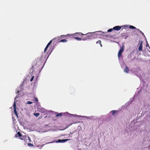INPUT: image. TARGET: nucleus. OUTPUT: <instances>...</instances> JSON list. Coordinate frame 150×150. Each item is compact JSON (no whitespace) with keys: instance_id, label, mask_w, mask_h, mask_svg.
Returning <instances> with one entry per match:
<instances>
[{"instance_id":"nucleus-26","label":"nucleus","mask_w":150,"mask_h":150,"mask_svg":"<svg viewBox=\"0 0 150 150\" xmlns=\"http://www.w3.org/2000/svg\"><path fill=\"white\" fill-rule=\"evenodd\" d=\"M45 110H44V109H43L42 110V111H41V112H42V113H44V112H45Z\"/></svg>"},{"instance_id":"nucleus-12","label":"nucleus","mask_w":150,"mask_h":150,"mask_svg":"<svg viewBox=\"0 0 150 150\" xmlns=\"http://www.w3.org/2000/svg\"><path fill=\"white\" fill-rule=\"evenodd\" d=\"M124 71L125 72L127 73H128L129 71V69L128 68V67L126 66L125 69L124 70Z\"/></svg>"},{"instance_id":"nucleus-17","label":"nucleus","mask_w":150,"mask_h":150,"mask_svg":"<svg viewBox=\"0 0 150 150\" xmlns=\"http://www.w3.org/2000/svg\"><path fill=\"white\" fill-rule=\"evenodd\" d=\"M13 109H14V111L15 113L16 114V115H17V111L16 110V108H14Z\"/></svg>"},{"instance_id":"nucleus-5","label":"nucleus","mask_w":150,"mask_h":150,"mask_svg":"<svg viewBox=\"0 0 150 150\" xmlns=\"http://www.w3.org/2000/svg\"><path fill=\"white\" fill-rule=\"evenodd\" d=\"M46 56H43V55H42V56L38 60V61H41V62H45V60L46 59Z\"/></svg>"},{"instance_id":"nucleus-8","label":"nucleus","mask_w":150,"mask_h":150,"mask_svg":"<svg viewBox=\"0 0 150 150\" xmlns=\"http://www.w3.org/2000/svg\"><path fill=\"white\" fill-rule=\"evenodd\" d=\"M73 36V34H68L66 35H61V38H66L67 37H72Z\"/></svg>"},{"instance_id":"nucleus-30","label":"nucleus","mask_w":150,"mask_h":150,"mask_svg":"<svg viewBox=\"0 0 150 150\" xmlns=\"http://www.w3.org/2000/svg\"><path fill=\"white\" fill-rule=\"evenodd\" d=\"M138 31H139V30H140L139 29H136Z\"/></svg>"},{"instance_id":"nucleus-33","label":"nucleus","mask_w":150,"mask_h":150,"mask_svg":"<svg viewBox=\"0 0 150 150\" xmlns=\"http://www.w3.org/2000/svg\"><path fill=\"white\" fill-rule=\"evenodd\" d=\"M73 116H76L77 115H73Z\"/></svg>"},{"instance_id":"nucleus-10","label":"nucleus","mask_w":150,"mask_h":150,"mask_svg":"<svg viewBox=\"0 0 150 150\" xmlns=\"http://www.w3.org/2000/svg\"><path fill=\"white\" fill-rule=\"evenodd\" d=\"M73 36L72 37L75 36H79L81 35H84L82 33L80 32H77L75 33L74 34H72Z\"/></svg>"},{"instance_id":"nucleus-4","label":"nucleus","mask_w":150,"mask_h":150,"mask_svg":"<svg viewBox=\"0 0 150 150\" xmlns=\"http://www.w3.org/2000/svg\"><path fill=\"white\" fill-rule=\"evenodd\" d=\"M142 43L143 41H139L138 45H139L138 47V50L139 51L142 50Z\"/></svg>"},{"instance_id":"nucleus-1","label":"nucleus","mask_w":150,"mask_h":150,"mask_svg":"<svg viewBox=\"0 0 150 150\" xmlns=\"http://www.w3.org/2000/svg\"><path fill=\"white\" fill-rule=\"evenodd\" d=\"M99 33H100V32H96L95 33L92 34L91 33H88L87 34H84V35H86L85 36L82 37V39L83 40H85L88 39H90L93 38H95L96 36H97L100 34Z\"/></svg>"},{"instance_id":"nucleus-25","label":"nucleus","mask_w":150,"mask_h":150,"mask_svg":"<svg viewBox=\"0 0 150 150\" xmlns=\"http://www.w3.org/2000/svg\"><path fill=\"white\" fill-rule=\"evenodd\" d=\"M34 76H33L32 77V78H31V79H30V81H33V80L34 79Z\"/></svg>"},{"instance_id":"nucleus-34","label":"nucleus","mask_w":150,"mask_h":150,"mask_svg":"<svg viewBox=\"0 0 150 150\" xmlns=\"http://www.w3.org/2000/svg\"><path fill=\"white\" fill-rule=\"evenodd\" d=\"M19 91H17V93H19Z\"/></svg>"},{"instance_id":"nucleus-11","label":"nucleus","mask_w":150,"mask_h":150,"mask_svg":"<svg viewBox=\"0 0 150 150\" xmlns=\"http://www.w3.org/2000/svg\"><path fill=\"white\" fill-rule=\"evenodd\" d=\"M125 49V46L123 45L122 46L121 48L118 52L122 53L124 51Z\"/></svg>"},{"instance_id":"nucleus-16","label":"nucleus","mask_w":150,"mask_h":150,"mask_svg":"<svg viewBox=\"0 0 150 150\" xmlns=\"http://www.w3.org/2000/svg\"><path fill=\"white\" fill-rule=\"evenodd\" d=\"M67 42V40L66 39H63L60 40L59 42Z\"/></svg>"},{"instance_id":"nucleus-28","label":"nucleus","mask_w":150,"mask_h":150,"mask_svg":"<svg viewBox=\"0 0 150 150\" xmlns=\"http://www.w3.org/2000/svg\"><path fill=\"white\" fill-rule=\"evenodd\" d=\"M35 100L36 101V102H38V99L37 98H36Z\"/></svg>"},{"instance_id":"nucleus-18","label":"nucleus","mask_w":150,"mask_h":150,"mask_svg":"<svg viewBox=\"0 0 150 150\" xmlns=\"http://www.w3.org/2000/svg\"><path fill=\"white\" fill-rule=\"evenodd\" d=\"M116 111L115 110H112L111 111L112 114V115H114V114L116 112Z\"/></svg>"},{"instance_id":"nucleus-21","label":"nucleus","mask_w":150,"mask_h":150,"mask_svg":"<svg viewBox=\"0 0 150 150\" xmlns=\"http://www.w3.org/2000/svg\"><path fill=\"white\" fill-rule=\"evenodd\" d=\"M62 115V113H59L58 114H57L56 115V117H59L60 116Z\"/></svg>"},{"instance_id":"nucleus-15","label":"nucleus","mask_w":150,"mask_h":150,"mask_svg":"<svg viewBox=\"0 0 150 150\" xmlns=\"http://www.w3.org/2000/svg\"><path fill=\"white\" fill-rule=\"evenodd\" d=\"M129 28L132 29H136V28L132 25H130L129 27Z\"/></svg>"},{"instance_id":"nucleus-32","label":"nucleus","mask_w":150,"mask_h":150,"mask_svg":"<svg viewBox=\"0 0 150 150\" xmlns=\"http://www.w3.org/2000/svg\"><path fill=\"white\" fill-rule=\"evenodd\" d=\"M127 25H125L124 26H124V27H127Z\"/></svg>"},{"instance_id":"nucleus-3","label":"nucleus","mask_w":150,"mask_h":150,"mask_svg":"<svg viewBox=\"0 0 150 150\" xmlns=\"http://www.w3.org/2000/svg\"><path fill=\"white\" fill-rule=\"evenodd\" d=\"M60 38L59 37H57L56 38H54L52 39V40H51L47 44V45L46 47L45 48L44 50V52H45L47 50V48H48V47H49V45H50V44H51V43L52 42V41L53 40H59Z\"/></svg>"},{"instance_id":"nucleus-6","label":"nucleus","mask_w":150,"mask_h":150,"mask_svg":"<svg viewBox=\"0 0 150 150\" xmlns=\"http://www.w3.org/2000/svg\"><path fill=\"white\" fill-rule=\"evenodd\" d=\"M128 36V35H127V33H122L121 34V37L122 38H124L125 39H126Z\"/></svg>"},{"instance_id":"nucleus-24","label":"nucleus","mask_w":150,"mask_h":150,"mask_svg":"<svg viewBox=\"0 0 150 150\" xmlns=\"http://www.w3.org/2000/svg\"><path fill=\"white\" fill-rule=\"evenodd\" d=\"M33 103V102L31 101H28L27 102V103L29 104H31Z\"/></svg>"},{"instance_id":"nucleus-2","label":"nucleus","mask_w":150,"mask_h":150,"mask_svg":"<svg viewBox=\"0 0 150 150\" xmlns=\"http://www.w3.org/2000/svg\"><path fill=\"white\" fill-rule=\"evenodd\" d=\"M14 137L15 138L19 137V138L21 140H25L26 138L25 136L22 135L19 132H17V134L15 135Z\"/></svg>"},{"instance_id":"nucleus-23","label":"nucleus","mask_w":150,"mask_h":150,"mask_svg":"<svg viewBox=\"0 0 150 150\" xmlns=\"http://www.w3.org/2000/svg\"><path fill=\"white\" fill-rule=\"evenodd\" d=\"M113 30V28H110V29H108V32H111L112 30Z\"/></svg>"},{"instance_id":"nucleus-31","label":"nucleus","mask_w":150,"mask_h":150,"mask_svg":"<svg viewBox=\"0 0 150 150\" xmlns=\"http://www.w3.org/2000/svg\"><path fill=\"white\" fill-rule=\"evenodd\" d=\"M17 97H16L15 98V100H16V98H17Z\"/></svg>"},{"instance_id":"nucleus-13","label":"nucleus","mask_w":150,"mask_h":150,"mask_svg":"<svg viewBox=\"0 0 150 150\" xmlns=\"http://www.w3.org/2000/svg\"><path fill=\"white\" fill-rule=\"evenodd\" d=\"M101 41L100 40H98V41H97L96 42L97 44H98L100 45V46L101 47H102V45L101 43Z\"/></svg>"},{"instance_id":"nucleus-19","label":"nucleus","mask_w":150,"mask_h":150,"mask_svg":"<svg viewBox=\"0 0 150 150\" xmlns=\"http://www.w3.org/2000/svg\"><path fill=\"white\" fill-rule=\"evenodd\" d=\"M74 38L76 39V40H81L82 39H81V38L78 37H75Z\"/></svg>"},{"instance_id":"nucleus-9","label":"nucleus","mask_w":150,"mask_h":150,"mask_svg":"<svg viewBox=\"0 0 150 150\" xmlns=\"http://www.w3.org/2000/svg\"><path fill=\"white\" fill-rule=\"evenodd\" d=\"M69 140L68 139H58V141L56 142V143L58 142H64L67 141V140Z\"/></svg>"},{"instance_id":"nucleus-27","label":"nucleus","mask_w":150,"mask_h":150,"mask_svg":"<svg viewBox=\"0 0 150 150\" xmlns=\"http://www.w3.org/2000/svg\"><path fill=\"white\" fill-rule=\"evenodd\" d=\"M139 32H140V33H141V34H142V35H144V33L141 30H139Z\"/></svg>"},{"instance_id":"nucleus-22","label":"nucleus","mask_w":150,"mask_h":150,"mask_svg":"<svg viewBox=\"0 0 150 150\" xmlns=\"http://www.w3.org/2000/svg\"><path fill=\"white\" fill-rule=\"evenodd\" d=\"M13 108H16V103L15 101H14V102L13 105Z\"/></svg>"},{"instance_id":"nucleus-14","label":"nucleus","mask_w":150,"mask_h":150,"mask_svg":"<svg viewBox=\"0 0 150 150\" xmlns=\"http://www.w3.org/2000/svg\"><path fill=\"white\" fill-rule=\"evenodd\" d=\"M122 56V53L118 52V59H120Z\"/></svg>"},{"instance_id":"nucleus-29","label":"nucleus","mask_w":150,"mask_h":150,"mask_svg":"<svg viewBox=\"0 0 150 150\" xmlns=\"http://www.w3.org/2000/svg\"><path fill=\"white\" fill-rule=\"evenodd\" d=\"M148 46H149V44H148V43H147V44H146V47H147V46H148Z\"/></svg>"},{"instance_id":"nucleus-20","label":"nucleus","mask_w":150,"mask_h":150,"mask_svg":"<svg viewBox=\"0 0 150 150\" xmlns=\"http://www.w3.org/2000/svg\"><path fill=\"white\" fill-rule=\"evenodd\" d=\"M34 115L36 117H38L40 115L39 113H36L34 114Z\"/></svg>"},{"instance_id":"nucleus-7","label":"nucleus","mask_w":150,"mask_h":150,"mask_svg":"<svg viewBox=\"0 0 150 150\" xmlns=\"http://www.w3.org/2000/svg\"><path fill=\"white\" fill-rule=\"evenodd\" d=\"M122 26H116L114 27L113 28V30H120L122 28Z\"/></svg>"}]
</instances>
